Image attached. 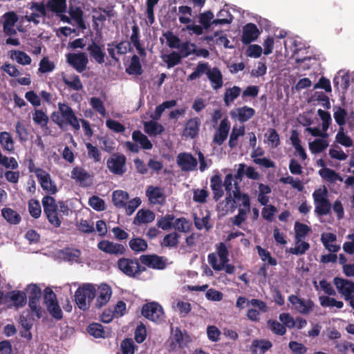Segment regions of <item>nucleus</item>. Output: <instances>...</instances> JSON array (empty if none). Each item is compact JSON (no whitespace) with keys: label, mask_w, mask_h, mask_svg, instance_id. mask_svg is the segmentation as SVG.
<instances>
[{"label":"nucleus","mask_w":354,"mask_h":354,"mask_svg":"<svg viewBox=\"0 0 354 354\" xmlns=\"http://www.w3.org/2000/svg\"><path fill=\"white\" fill-rule=\"evenodd\" d=\"M177 164L182 171H191L196 169L198 162L191 153H180L177 156Z\"/></svg>","instance_id":"nucleus-15"},{"label":"nucleus","mask_w":354,"mask_h":354,"mask_svg":"<svg viewBox=\"0 0 354 354\" xmlns=\"http://www.w3.org/2000/svg\"><path fill=\"white\" fill-rule=\"evenodd\" d=\"M137 348L138 346L131 338H125L120 343L122 354H134L135 349Z\"/></svg>","instance_id":"nucleus-54"},{"label":"nucleus","mask_w":354,"mask_h":354,"mask_svg":"<svg viewBox=\"0 0 354 354\" xmlns=\"http://www.w3.org/2000/svg\"><path fill=\"white\" fill-rule=\"evenodd\" d=\"M319 174L324 179L330 183H334L337 180H343V178L335 171L329 168L320 169Z\"/></svg>","instance_id":"nucleus-48"},{"label":"nucleus","mask_w":354,"mask_h":354,"mask_svg":"<svg viewBox=\"0 0 354 354\" xmlns=\"http://www.w3.org/2000/svg\"><path fill=\"white\" fill-rule=\"evenodd\" d=\"M37 180L40 183L41 188L47 192L49 194H55L57 192L55 183L51 180L50 175L44 171V174L38 175Z\"/></svg>","instance_id":"nucleus-23"},{"label":"nucleus","mask_w":354,"mask_h":354,"mask_svg":"<svg viewBox=\"0 0 354 354\" xmlns=\"http://www.w3.org/2000/svg\"><path fill=\"white\" fill-rule=\"evenodd\" d=\"M2 216L7 221L8 223L17 225L21 221V216L16 211L9 207H4L1 209Z\"/></svg>","instance_id":"nucleus-38"},{"label":"nucleus","mask_w":354,"mask_h":354,"mask_svg":"<svg viewBox=\"0 0 354 354\" xmlns=\"http://www.w3.org/2000/svg\"><path fill=\"white\" fill-rule=\"evenodd\" d=\"M155 219V214L149 209H140L134 218V223H149Z\"/></svg>","instance_id":"nucleus-33"},{"label":"nucleus","mask_w":354,"mask_h":354,"mask_svg":"<svg viewBox=\"0 0 354 354\" xmlns=\"http://www.w3.org/2000/svg\"><path fill=\"white\" fill-rule=\"evenodd\" d=\"M174 219V216L173 214H166L158 220L157 225L163 230H170L173 226Z\"/></svg>","instance_id":"nucleus-60"},{"label":"nucleus","mask_w":354,"mask_h":354,"mask_svg":"<svg viewBox=\"0 0 354 354\" xmlns=\"http://www.w3.org/2000/svg\"><path fill=\"white\" fill-rule=\"evenodd\" d=\"M238 119L241 122H245L252 118L255 114V110L253 108L244 106L237 109Z\"/></svg>","instance_id":"nucleus-49"},{"label":"nucleus","mask_w":354,"mask_h":354,"mask_svg":"<svg viewBox=\"0 0 354 354\" xmlns=\"http://www.w3.org/2000/svg\"><path fill=\"white\" fill-rule=\"evenodd\" d=\"M180 237V235L175 232L167 234L164 236L160 245L162 247L176 248L178 247Z\"/></svg>","instance_id":"nucleus-40"},{"label":"nucleus","mask_w":354,"mask_h":354,"mask_svg":"<svg viewBox=\"0 0 354 354\" xmlns=\"http://www.w3.org/2000/svg\"><path fill=\"white\" fill-rule=\"evenodd\" d=\"M182 58L179 53L172 51L169 55H165L164 61L167 64V68H170L180 64Z\"/></svg>","instance_id":"nucleus-56"},{"label":"nucleus","mask_w":354,"mask_h":354,"mask_svg":"<svg viewBox=\"0 0 354 354\" xmlns=\"http://www.w3.org/2000/svg\"><path fill=\"white\" fill-rule=\"evenodd\" d=\"M129 198V194L123 190H115L112 194V202L119 209L126 207Z\"/></svg>","instance_id":"nucleus-28"},{"label":"nucleus","mask_w":354,"mask_h":354,"mask_svg":"<svg viewBox=\"0 0 354 354\" xmlns=\"http://www.w3.org/2000/svg\"><path fill=\"white\" fill-rule=\"evenodd\" d=\"M90 105L92 108L102 116H105L106 111L104 103L101 99L97 97H92L90 99Z\"/></svg>","instance_id":"nucleus-63"},{"label":"nucleus","mask_w":354,"mask_h":354,"mask_svg":"<svg viewBox=\"0 0 354 354\" xmlns=\"http://www.w3.org/2000/svg\"><path fill=\"white\" fill-rule=\"evenodd\" d=\"M319 300L322 307H336L337 308H342L344 306L343 301H337L335 298L328 296H319Z\"/></svg>","instance_id":"nucleus-53"},{"label":"nucleus","mask_w":354,"mask_h":354,"mask_svg":"<svg viewBox=\"0 0 354 354\" xmlns=\"http://www.w3.org/2000/svg\"><path fill=\"white\" fill-rule=\"evenodd\" d=\"M11 58L22 65H28L31 63L30 57L24 51L15 50L11 51Z\"/></svg>","instance_id":"nucleus-51"},{"label":"nucleus","mask_w":354,"mask_h":354,"mask_svg":"<svg viewBox=\"0 0 354 354\" xmlns=\"http://www.w3.org/2000/svg\"><path fill=\"white\" fill-rule=\"evenodd\" d=\"M201 120L198 118L194 117L189 119L183 130V136L192 139L196 138L199 132Z\"/></svg>","instance_id":"nucleus-20"},{"label":"nucleus","mask_w":354,"mask_h":354,"mask_svg":"<svg viewBox=\"0 0 354 354\" xmlns=\"http://www.w3.org/2000/svg\"><path fill=\"white\" fill-rule=\"evenodd\" d=\"M89 177V174L82 167H75L71 171V178L81 185H83Z\"/></svg>","instance_id":"nucleus-46"},{"label":"nucleus","mask_w":354,"mask_h":354,"mask_svg":"<svg viewBox=\"0 0 354 354\" xmlns=\"http://www.w3.org/2000/svg\"><path fill=\"white\" fill-rule=\"evenodd\" d=\"M272 347V343L268 339L252 340L250 346L252 354H257V348L260 350V354H264Z\"/></svg>","instance_id":"nucleus-26"},{"label":"nucleus","mask_w":354,"mask_h":354,"mask_svg":"<svg viewBox=\"0 0 354 354\" xmlns=\"http://www.w3.org/2000/svg\"><path fill=\"white\" fill-rule=\"evenodd\" d=\"M258 254L261 257L263 261H268V264L271 266H276L277 261L275 258H273L270 252L266 249L262 248L260 245L256 247Z\"/></svg>","instance_id":"nucleus-62"},{"label":"nucleus","mask_w":354,"mask_h":354,"mask_svg":"<svg viewBox=\"0 0 354 354\" xmlns=\"http://www.w3.org/2000/svg\"><path fill=\"white\" fill-rule=\"evenodd\" d=\"M86 147L88 151V157L92 159L95 162H99L101 161L102 154L99 149L93 146L91 143H86Z\"/></svg>","instance_id":"nucleus-61"},{"label":"nucleus","mask_w":354,"mask_h":354,"mask_svg":"<svg viewBox=\"0 0 354 354\" xmlns=\"http://www.w3.org/2000/svg\"><path fill=\"white\" fill-rule=\"evenodd\" d=\"M288 301L294 310L302 315L310 314L315 307V303L311 299H305L295 295H290Z\"/></svg>","instance_id":"nucleus-8"},{"label":"nucleus","mask_w":354,"mask_h":354,"mask_svg":"<svg viewBox=\"0 0 354 354\" xmlns=\"http://www.w3.org/2000/svg\"><path fill=\"white\" fill-rule=\"evenodd\" d=\"M33 122L41 126V128H46L49 118L46 113L42 110L35 109L32 115Z\"/></svg>","instance_id":"nucleus-50"},{"label":"nucleus","mask_w":354,"mask_h":354,"mask_svg":"<svg viewBox=\"0 0 354 354\" xmlns=\"http://www.w3.org/2000/svg\"><path fill=\"white\" fill-rule=\"evenodd\" d=\"M58 110L61 112L62 119L65 121V125L71 126L74 130L78 131L80 129V121L75 114L73 109L65 103H58Z\"/></svg>","instance_id":"nucleus-10"},{"label":"nucleus","mask_w":354,"mask_h":354,"mask_svg":"<svg viewBox=\"0 0 354 354\" xmlns=\"http://www.w3.org/2000/svg\"><path fill=\"white\" fill-rule=\"evenodd\" d=\"M0 145L3 149L9 153L15 151V142L11 134L8 131L0 132Z\"/></svg>","instance_id":"nucleus-30"},{"label":"nucleus","mask_w":354,"mask_h":354,"mask_svg":"<svg viewBox=\"0 0 354 354\" xmlns=\"http://www.w3.org/2000/svg\"><path fill=\"white\" fill-rule=\"evenodd\" d=\"M230 129V122L227 118H225L221 121L218 128L214 135L213 142L217 145H221L227 139Z\"/></svg>","instance_id":"nucleus-17"},{"label":"nucleus","mask_w":354,"mask_h":354,"mask_svg":"<svg viewBox=\"0 0 354 354\" xmlns=\"http://www.w3.org/2000/svg\"><path fill=\"white\" fill-rule=\"evenodd\" d=\"M99 250L110 254L119 255L124 253V246L120 243H113L107 240H103L97 243Z\"/></svg>","instance_id":"nucleus-18"},{"label":"nucleus","mask_w":354,"mask_h":354,"mask_svg":"<svg viewBox=\"0 0 354 354\" xmlns=\"http://www.w3.org/2000/svg\"><path fill=\"white\" fill-rule=\"evenodd\" d=\"M62 81L66 86L72 90L78 91L83 89V84L80 77L77 75H73L70 78L64 76Z\"/></svg>","instance_id":"nucleus-41"},{"label":"nucleus","mask_w":354,"mask_h":354,"mask_svg":"<svg viewBox=\"0 0 354 354\" xmlns=\"http://www.w3.org/2000/svg\"><path fill=\"white\" fill-rule=\"evenodd\" d=\"M96 290V301L94 304V306L95 308L100 309L105 306L110 300L112 295V290L111 288L106 283L101 284Z\"/></svg>","instance_id":"nucleus-14"},{"label":"nucleus","mask_w":354,"mask_h":354,"mask_svg":"<svg viewBox=\"0 0 354 354\" xmlns=\"http://www.w3.org/2000/svg\"><path fill=\"white\" fill-rule=\"evenodd\" d=\"M68 13L71 19L77 24L82 30L86 28L84 20V12L80 7L70 6Z\"/></svg>","instance_id":"nucleus-27"},{"label":"nucleus","mask_w":354,"mask_h":354,"mask_svg":"<svg viewBox=\"0 0 354 354\" xmlns=\"http://www.w3.org/2000/svg\"><path fill=\"white\" fill-rule=\"evenodd\" d=\"M132 139L134 142H138L143 149H151L153 145L147 136L140 130H135L132 133Z\"/></svg>","instance_id":"nucleus-36"},{"label":"nucleus","mask_w":354,"mask_h":354,"mask_svg":"<svg viewBox=\"0 0 354 354\" xmlns=\"http://www.w3.org/2000/svg\"><path fill=\"white\" fill-rule=\"evenodd\" d=\"M245 134V127L241 126L239 128L234 127L230 135L228 145L231 149L236 147L238 145L237 140L240 136Z\"/></svg>","instance_id":"nucleus-45"},{"label":"nucleus","mask_w":354,"mask_h":354,"mask_svg":"<svg viewBox=\"0 0 354 354\" xmlns=\"http://www.w3.org/2000/svg\"><path fill=\"white\" fill-rule=\"evenodd\" d=\"M335 140L337 142L346 147H350L353 145L352 139L345 134L343 127L339 128V130L335 136Z\"/></svg>","instance_id":"nucleus-59"},{"label":"nucleus","mask_w":354,"mask_h":354,"mask_svg":"<svg viewBox=\"0 0 354 354\" xmlns=\"http://www.w3.org/2000/svg\"><path fill=\"white\" fill-rule=\"evenodd\" d=\"M210 187L213 192V198L218 201L223 196V183L221 176L214 175L210 179Z\"/></svg>","instance_id":"nucleus-25"},{"label":"nucleus","mask_w":354,"mask_h":354,"mask_svg":"<svg viewBox=\"0 0 354 354\" xmlns=\"http://www.w3.org/2000/svg\"><path fill=\"white\" fill-rule=\"evenodd\" d=\"M208 63L199 62L195 70L188 76L187 80L192 81L198 78L201 75L207 73Z\"/></svg>","instance_id":"nucleus-58"},{"label":"nucleus","mask_w":354,"mask_h":354,"mask_svg":"<svg viewBox=\"0 0 354 354\" xmlns=\"http://www.w3.org/2000/svg\"><path fill=\"white\" fill-rule=\"evenodd\" d=\"M47 8L57 15L66 11V0H49L46 3Z\"/></svg>","instance_id":"nucleus-34"},{"label":"nucleus","mask_w":354,"mask_h":354,"mask_svg":"<svg viewBox=\"0 0 354 354\" xmlns=\"http://www.w3.org/2000/svg\"><path fill=\"white\" fill-rule=\"evenodd\" d=\"M328 147V142L324 139H315L309 143V149L313 153H319Z\"/></svg>","instance_id":"nucleus-52"},{"label":"nucleus","mask_w":354,"mask_h":354,"mask_svg":"<svg viewBox=\"0 0 354 354\" xmlns=\"http://www.w3.org/2000/svg\"><path fill=\"white\" fill-rule=\"evenodd\" d=\"M208 63L199 62L195 70L188 76L187 80L192 81L198 78L201 75L207 73Z\"/></svg>","instance_id":"nucleus-57"},{"label":"nucleus","mask_w":354,"mask_h":354,"mask_svg":"<svg viewBox=\"0 0 354 354\" xmlns=\"http://www.w3.org/2000/svg\"><path fill=\"white\" fill-rule=\"evenodd\" d=\"M333 283L339 294L344 297L346 301L354 299V282L336 277Z\"/></svg>","instance_id":"nucleus-11"},{"label":"nucleus","mask_w":354,"mask_h":354,"mask_svg":"<svg viewBox=\"0 0 354 354\" xmlns=\"http://www.w3.org/2000/svg\"><path fill=\"white\" fill-rule=\"evenodd\" d=\"M131 42L135 46V48L138 50L139 53L142 55H145V49L142 47L140 42V29L138 26L136 24L132 26V33L130 37Z\"/></svg>","instance_id":"nucleus-42"},{"label":"nucleus","mask_w":354,"mask_h":354,"mask_svg":"<svg viewBox=\"0 0 354 354\" xmlns=\"http://www.w3.org/2000/svg\"><path fill=\"white\" fill-rule=\"evenodd\" d=\"M327 196L328 190L326 187H324L323 189H316L313 194L315 203V212L318 216H326L330 213L331 204Z\"/></svg>","instance_id":"nucleus-3"},{"label":"nucleus","mask_w":354,"mask_h":354,"mask_svg":"<svg viewBox=\"0 0 354 354\" xmlns=\"http://www.w3.org/2000/svg\"><path fill=\"white\" fill-rule=\"evenodd\" d=\"M130 249L136 253L147 250L148 245L147 241L140 237H133L129 242Z\"/></svg>","instance_id":"nucleus-37"},{"label":"nucleus","mask_w":354,"mask_h":354,"mask_svg":"<svg viewBox=\"0 0 354 354\" xmlns=\"http://www.w3.org/2000/svg\"><path fill=\"white\" fill-rule=\"evenodd\" d=\"M206 75L214 90H218L223 86V75L218 68H209L208 67Z\"/></svg>","instance_id":"nucleus-22"},{"label":"nucleus","mask_w":354,"mask_h":354,"mask_svg":"<svg viewBox=\"0 0 354 354\" xmlns=\"http://www.w3.org/2000/svg\"><path fill=\"white\" fill-rule=\"evenodd\" d=\"M146 194L153 204L162 205L165 202L166 197L160 187L149 186Z\"/></svg>","instance_id":"nucleus-21"},{"label":"nucleus","mask_w":354,"mask_h":354,"mask_svg":"<svg viewBox=\"0 0 354 354\" xmlns=\"http://www.w3.org/2000/svg\"><path fill=\"white\" fill-rule=\"evenodd\" d=\"M189 342V336L187 334L186 331H185L184 334L180 328L176 327L171 332L169 338V348L171 351H174L176 348H183L187 346Z\"/></svg>","instance_id":"nucleus-12"},{"label":"nucleus","mask_w":354,"mask_h":354,"mask_svg":"<svg viewBox=\"0 0 354 354\" xmlns=\"http://www.w3.org/2000/svg\"><path fill=\"white\" fill-rule=\"evenodd\" d=\"M259 35L257 26L253 23H248L243 28L241 41L244 44H249L255 41Z\"/></svg>","instance_id":"nucleus-19"},{"label":"nucleus","mask_w":354,"mask_h":354,"mask_svg":"<svg viewBox=\"0 0 354 354\" xmlns=\"http://www.w3.org/2000/svg\"><path fill=\"white\" fill-rule=\"evenodd\" d=\"M144 131L149 136L160 135L165 129L163 126L156 121L150 120L144 123Z\"/></svg>","instance_id":"nucleus-31"},{"label":"nucleus","mask_w":354,"mask_h":354,"mask_svg":"<svg viewBox=\"0 0 354 354\" xmlns=\"http://www.w3.org/2000/svg\"><path fill=\"white\" fill-rule=\"evenodd\" d=\"M140 262L149 268L163 270L166 268V259L157 254H142L140 257Z\"/></svg>","instance_id":"nucleus-13"},{"label":"nucleus","mask_w":354,"mask_h":354,"mask_svg":"<svg viewBox=\"0 0 354 354\" xmlns=\"http://www.w3.org/2000/svg\"><path fill=\"white\" fill-rule=\"evenodd\" d=\"M137 259H128L122 257L120 259L117 265L120 270L130 277H136V268H138Z\"/></svg>","instance_id":"nucleus-16"},{"label":"nucleus","mask_w":354,"mask_h":354,"mask_svg":"<svg viewBox=\"0 0 354 354\" xmlns=\"http://www.w3.org/2000/svg\"><path fill=\"white\" fill-rule=\"evenodd\" d=\"M18 21L19 17L14 11L6 12L1 17L0 24H2L3 32L6 36L12 37L17 35L15 26Z\"/></svg>","instance_id":"nucleus-7"},{"label":"nucleus","mask_w":354,"mask_h":354,"mask_svg":"<svg viewBox=\"0 0 354 354\" xmlns=\"http://www.w3.org/2000/svg\"><path fill=\"white\" fill-rule=\"evenodd\" d=\"M97 293L95 286L93 283H83L75 291V301L78 308L83 310H87L91 306Z\"/></svg>","instance_id":"nucleus-1"},{"label":"nucleus","mask_w":354,"mask_h":354,"mask_svg":"<svg viewBox=\"0 0 354 354\" xmlns=\"http://www.w3.org/2000/svg\"><path fill=\"white\" fill-rule=\"evenodd\" d=\"M268 328L274 335H284L286 333V327L278 321L274 319H269L267 321Z\"/></svg>","instance_id":"nucleus-47"},{"label":"nucleus","mask_w":354,"mask_h":354,"mask_svg":"<svg viewBox=\"0 0 354 354\" xmlns=\"http://www.w3.org/2000/svg\"><path fill=\"white\" fill-rule=\"evenodd\" d=\"M10 299L17 308L23 307L27 301L26 293L20 290H13L9 293Z\"/></svg>","instance_id":"nucleus-39"},{"label":"nucleus","mask_w":354,"mask_h":354,"mask_svg":"<svg viewBox=\"0 0 354 354\" xmlns=\"http://www.w3.org/2000/svg\"><path fill=\"white\" fill-rule=\"evenodd\" d=\"M44 212V214H47V212H50L55 210H58V205L56 204L55 200L53 196H45L41 201Z\"/></svg>","instance_id":"nucleus-55"},{"label":"nucleus","mask_w":354,"mask_h":354,"mask_svg":"<svg viewBox=\"0 0 354 354\" xmlns=\"http://www.w3.org/2000/svg\"><path fill=\"white\" fill-rule=\"evenodd\" d=\"M234 196L241 200L240 206L243 208L239 209V214L232 218V223L234 225L241 226V223L247 218V214L250 210V199L248 194L242 193L239 187H236L235 190L232 191Z\"/></svg>","instance_id":"nucleus-2"},{"label":"nucleus","mask_w":354,"mask_h":354,"mask_svg":"<svg viewBox=\"0 0 354 354\" xmlns=\"http://www.w3.org/2000/svg\"><path fill=\"white\" fill-rule=\"evenodd\" d=\"M90 56L99 64L104 62L106 53L103 51L102 47L94 41L88 44L86 48Z\"/></svg>","instance_id":"nucleus-24"},{"label":"nucleus","mask_w":354,"mask_h":354,"mask_svg":"<svg viewBox=\"0 0 354 354\" xmlns=\"http://www.w3.org/2000/svg\"><path fill=\"white\" fill-rule=\"evenodd\" d=\"M241 88L238 86H234L225 90L223 95V102L226 106H230L232 103L240 95Z\"/></svg>","instance_id":"nucleus-32"},{"label":"nucleus","mask_w":354,"mask_h":354,"mask_svg":"<svg viewBox=\"0 0 354 354\" xmlns=\"http://www.w3.org/2000/svg\"><path fill=\"white\" fill-rule=\"evenodd\" d=\"M66 62L77 72L82 73L86 70L88 59L85 53H69L66 55Z\"/></svg>","instance_id":"nucleus-9"},{"label":"nucleus","mask_w":354,"mask_h":354,"mask_svg":"<svg viewBox=\"0 0 354 354\" xmlns=\"http://www.w3.org/2000/svg\"><path fill=\"white\" fill-rule=\"evenodd\" d=\"M126 73L132 75H141L142 74L143 70L138 55H133L131 57V63L126 68Z\"/></svg>","instance_id":"nucleus-35"},{"label":"nucleus","mask_w":354,"mask_h":354,"mask_svg":"<svg viewBox=\"0 0 354 354\" xmlns=\"http://www.w3.org/2000/svg\"><path fill=\"white\" fill-rule=\"evenodd\" d=\"M28 303L32 301H40L41 297V290L39 286L31 283L27 286Z\"/></svg>","instance_id":"nucleus-43"},{"label":"nucleus","mask_w":354,"mask_h":354,"mask_svg":"<svg viewBox=\"0 0 354 354\" xmlns=\"http://www.w3.org/2000/svg\"><path fill=\"white\" fill-rule=\"evenodd\" d=\"M167 39V45L171 48H178L180 43V39L175 35L171 31H167L163 34Z\"/></svg>","instance_id":"nucleus-64"},{"label":"nucleus","mask_w":354,"mask_h":354,"mask_svg":"<svg viewBox=\"0 0 354 354\" xmlns=\"http://www.w3.org/2000/svg\"><path fill=\"white\" fill-rule=\"evenodd\" d=\"M86 330L89 335L93 336L95 338H105V331L102 325L100 323H91L90 324Z\"/></svg>","instance_id":"nucleus-44"},{"label":"nucleus","mask_w":354,"mask_h":354,"mask_svg":"<svg viewBox=\"0 0 354 354\" xmlns=\"http://www.w3.org/2000/svg\"><path fill=\"white\" fill-rule=\"evenodd\" d=\"M126 162L127 158L124 154L115 153L107 160L106 166L111 173L122 176L127 171Z\"/></svg>","instance_id":"nucleus-6"},{"label":"nucleus","mask_w":354,"mask_h":354,"mask_svg":"<svg viewBox=\"0 0 354 354\" xmlns=\"http://www.w3.org/2000/svg\"><path fill=\"white\" fill-rule=\"evenodd\" d=\"M295 243L299 244L311 232V227L308 225L296 221L295 223Z\"/></svg>","instance_id":"nucleus-29"},{"label":"nucleus","mask_w":354,"mask_h":354,"mask_svg":"<svg viewBox=\"0 0 354 354\" xmlns=\"http://www.w3.org/2000/svg\"><path fill=\"white\" fill-rule=\"evenodd\" d=\"M43 299L49 314L56 320H61L63 318V313L58 304L57 295L50 288L47 287L44 289Z\"/></svg>","instance_id":"nucleus-4"},{"label":"nucleus","mask_w":354,"mask_h":354,"mask_svg":"<svg viewBox=\"0 0 354 354\" xmlns=\"http://www.w3.org/2000/svg\"><path fill=\"white\" fill-rule=\"evenodd\" d=\"M142 315L156 323H160L165 318L162 306L156 302H151L142 306Z\"/></svg>","instance_id":"nucleus-5"}]
</instances>
